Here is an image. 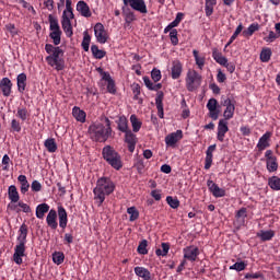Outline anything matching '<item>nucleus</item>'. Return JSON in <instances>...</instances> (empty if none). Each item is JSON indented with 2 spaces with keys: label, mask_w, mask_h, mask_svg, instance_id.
Wrapping results in <instances>:
<instances>
[{
  "label": "nucleus",
  "mask_w": 280,
  "mask_h": 280,
  "mask_svg": "<svg viewBox=\"0 0 280 280\" xmlns=\"http://www.w3.org/2000/svg\"><path fill=\"white\" fill-rule=\"evenodd\" d=\"M91 43H92L91 34L89 33V31H84L83 32V40L81 42V47L83 48V50L85 52H89Z\"/></svg>",
  "instance_id": "obj_36"
},
{
  "label": "nucleus",
  "mask_w": 280,
  "mask_h": 280,
  "mask_svg": "<svg viewBox=\"0 0 280 280\" xmlns=\"http://www.w3.org/2000/svg\"><path fill=\"white\" fill-rule=\"evenodd\" d=\"M272 137V132L271 131H267L265 132L259 141L257 142L256 147L258 149L259 152L265 151L266 149H268V147H270V139Z\"/></svg>",
  "instance_id": "obj_20"
},
{
  "label": "nucleus",
  "mask_w": 280,
  "mask_h": 280,
  "mask_svg": "<svg viewBox=\"0 0 280 280\" xmlns=\"http://www.w3.org/2000/svg\"><path fill=\"white\" fill-rule=\"evenodd\" d=\"M58 220H59V228H61L62 230H66L69 223V217L63 206H58Z\"/></svg>",
  "instance_id": "obj_21"
},
{
  "label": "nucleus",
  "mask_w": 280,
  "mask_h": 280,
  "mask_svg": "<svg viewBox=\"0 0 280 280\" xmlns=\"http://www.w3.org/2000/svg\"><path fill=\"white\" fill-rule=\"evenodd\" d=\"M103 159L106 163L110 164L113 168L116 171H120L124 166V162L121 161V155L119 152L115 151L114 147L110 144H106V147L102 150Z\"/></svg>",
  "instance_id": "obj_6"
},
{
  "label": "nucleus",
  "mask_w": 280,
  "mask_h": 280,
  "mask_svg": "<svg viewBox=\"0 0 280 280\" xmlns=\"http://www.w3.org/2000/svg\"><path fill=\"white\" fill-rule=\"evenodd\" d=\"M72 1L71 0H67L66 1V13L68 14V16H70L71 19H74V13H73V9L71 7Z\"/></svg>",
  "instance_id": "obj_58"
},
{
  "label": "nucleus",
  "mask_w": 280,
  "mask_h": 280,
  "mask_svg": "<svg viewBox=\"0 0 280 280\" xmlns=\"http://www.w3.org/2000/svg\"><path fill=\"white\" fill-rule=\"evenodd\" d=\"M45 50L48 54V56H46V62L48 66L55 67L58 72L65 70V50H62L59 45L54 46V44H46Z\"/></svg>",
  "instance_id": "obj_4"
},
{
  "label": "nucleus",
  "mask_w": 280,
  "mask_h": 280,
  "mask_svg": "<svg viewBox=\"0 0 280 280\" xmlns=\"http://www.w3.org/2000/svg\"><path fill=\"white\" fill-rule=\"evenodd\" d=\"M61 34L62 31L60 30V26H58V30H56L54 33H50L49 36L52 39V43L55 46H58L61 42Z\"/></svg>",
  "instance_id": "obj_46"
},
{
  "label": "nucleus",
  "mask_w": 280,
  "mask_h": 280,
  "mask_svg": "<svg viewBox=\"0 0 280 280\" xmlns=\"http://www.w3.org/2000/svg\"><path fill=\"white\" fill-rule=\"evenodd\" d=\"M223 106L225 107V110L223 112V117H225V120L229 122L230 119H233L235 115V101H232L230 97L223 101Z\"/></svg>",
  "instance_id": "obj_14"
},
{
  "label": "nucleus",
  "mask_w": 280,
  "mask_h": 280,
  "mask_svg": "<svg viewBox=\"0 0 280 280\" xmlns=\"http://www.w3.org/2000/svg\"><path fill=\"white\" fill-rule=\"evenodd\" d=\"M212 58L215 62L220 63V66H224V68H226V57L223 56L222 52H219L218 48H213Z\"/></svg>",
  "instance_id": "obj_35"
},
{
  "label": "nucleus",
  "mask_w": 280,
  "mask_h": 280,
  "mask_svg": "<svg viewBox=\"0 0 280 280\" xmlns=\"http://www.w3.org/2000/svg\"><path fill=\"white\" fill-rule=\"evenodd\" d=\"M116 189L115 182L107 176H102L96 182V186L94 188V200L98 203V206H103L106 200V196H110Z\"/></svg>",
  "instance_id": "obj_3"
},
{
  "label": "nucleus",
  "mask_w": 280,
  "mask_h": 280,
  "mask_svg": "<svg viewBox=\"0 0 280 280\" xmlns=\"http://www.w3.org/2000/svg\"><path fill=\"white\" fill-rule=\"evenodd\" d=\"M257 31H259V24L258 22H253L252 24H249L246 31H243V35L253 36V34L256 33Z\"/></svg>",
  "instance_id": "obj_45"
},
{
  "label": "nucleus",
  "mask_w": 280,
  "mask_h": 280,
  "mask_svg": "<svg viewBox=\"0 0 280 280\" xmlns=\"http://www.w3.org/2000/svg\"><path fill=\"white\" fill-rule=\"evenodd\" d=\"M184 70L183 61L173 60L171 66V77L173 80H178Z\"/></svg>",
  "instance_id": "obj_18"
},
{
  "label": "nucleus",
  "mask_w": 280,
  "mask_h": 280,
  "mask_svg": "<svg viewBox=\"0 0 280 280\" xmlns=\"http://www.w3.org/2000/svg\"><path fill=\"white\" fill-rule=\"evenodd\" d=\"M77 11L81 14V16H84L85 19L92 16L91 7L85 1L77 2Z\"/></svg>",
  "instance_id": "obj_25"
},
{
  "label": "nucleus",
  "mask_w": 280,
  "mask_h": 280,
  "mask_svg": "<svg viewBox=\"0 0 280 280\" xmlns=\"http://www.w3.org/2000/svg\"><path fill=\"white\" fill-rule=\"evenodd\" d=\"M128 119L126 117V115H120L117 119H116V125H117V129L120 132H125V137L127 135L128 131Z\"/></svg>",
  "instance_id": "obj_29"
},
{
  "label": "nucleus",
  "mask_w": 280,
  "mask_h": 280,
  "mask_svg": "<svg viewBox=\"0 0 280 280\" xmlns=\"http://www.w3.org/2000/svg\"><path fill=\"white\" fill-rule=\"evenodd\" d=\"M27 235H28V225L26 223H22L18 234V244L14 247L13 253V261L16 265H22L23 257L26 255V243H27Z\"/></svg>",
  "instance_id": "obj_5"
},
{
  "label": "nucleus",
  "mask_w": 280,
  "mask_h": 280,
  "mask_svg": "<svg viewBox=\"0 0 280 280\" xmlns=\"http://www.w3.org/2000/svg\"><path fill=\"white\" fill-rule=\"evenodd\" d=\"M18 182L20 183V190L22 194H26L30 190V182L27 180V176L25 174H20L18 176Z\"/></svg>",
  "instance_id": "obj_33"
},
{
  "label": "nucleus",
  "mask_w": 280,
  "mask_h": 280,
  "mask_svg": "<svg viewBox=\"0 0 280 280\" xmlns=\"http://www.w3.org/2000/svg\"><path fill=\"white\" fill-rule=\"evenodd\" d=\"M266 168L268 172H277L279 167V162L277 156H275L273 151L268 150L265 152Z\"/></svg>",
  "instance_id": "obj_10"
},
{
  "label": "nucleus",
  "mask_w": 280,
  "mask_h": 280,
  "mask_svg": "<svg viewBox=\"0 0 280 280\" xmlns=\"http://www.w3.org/2000/svg\"><path fill=\"white\" fill-rule=\"evenodd\" d=\"M12 86L13 83L10 78H2V80H0V90L5 97H9V95H11Z\"/></svg>",
  "instance_id": "obj_24"
},
{
  "label": "nucleus",
  "mask_w": 280,
  "mask_h": 280,
  "mask_svg": "<svg viewBox=\"0 0 280 280\" xmlns=\"http://www.w3.org/2000/svg\"><path fill=\"white\" fill-rule=\"evenodd\" d=\"M94 34L97 43L100 44H106L109 38L108 34L105 31L103 22H96L94 26Z\"/></svg>",
  "instance_id": "obj_9"
},
{
  "label": "nucleus",
  "mask_w": 280,
  "mask_h": 280,
  "mask_svg": "<svg viewBox=\"0 0 280 280\" xmlns=\"http://www.w3.org/2000/svg\"><path fill=\"white\" fill-rule=\"evenodd\" d=\"M65 253H62L61 250H56L55 253H52V261L56 265H61L65 261Z\"/></svg>",
  "instance_id": "obj_47"
},
{
  "label": "nucleus",
  "mask_w": 280,
  "mask_h": 280,
  "mask_svg": "<svg viewBox=\"0 0 280 280\" xmlns=\"http://www.w3.org/2000/svg\"><path fill=\"white\" fill-rule=\"evenodd\" d=\"M151 78L154 82H160L161 78H162V73L161 70H158L156 68H154L151 72Z\"/></svg>",
  "instance_id": "obj_59"
},
{
  "label": "nucleus",
  "mask_w": 280,
  "mask_h": 280,
  "mask_svg": "<svg viewBox=\"0 0 280 280\" xmlns=\"http://www.w3.org/2000/svg\"><path fill=\"white\" fill-rule=\"evenodd\" d=\"M91 52L94 56V58H96V60H102L106 56V51L105 50H101L98 48L97 44H92Z\"/></svg>",
  "instance_id": "obj_38"
},
{
  "label": "nucleus",
  "mask_w": 280,
  "mask_h": 280,
  "mask_svg": "<svg viewBox=\"0 0 280 280\" xmlns=\"http://www.w3.org/2000/svg\"><path fill=\"white\" fill-rule=\"evenodd\" d=\"M236 218H237V219L243 218V220H246V218H247V208H241V209L236 212Z\"/></svg>",
  "instance_id": "obj_64"
},
{
  "label": "nucleus",
  "mask_w": 280,
  "mask_h": 280,
  "mask_svg": "<svg viewBox=\"0 0 280 280\" xmlns=\"http://www.w3.org/2000/svg\"><path fill=\"white\" fill-rule=\"evenodd\" d=\"M127 213H129V222H136L139 219V210H137L136 206L128 208Z\"/></svg>",
  "instance_id": "obj_48"
},
{
  "label": "nucleus",
  "mask_w": 280,
  "mask_h": 280,
  "mask_svg": "<svg viewBox=\"0 0 280 280\" xmlns=\"http://www.w3.org/2000/svg\"><path fill=\"white\" fill-rule=\"evenodd\" d=\"M268 184H269V187L271 188V190H276V191L280 190V178H279V176H271L268 179Z\"/></svg>",
  "instance_id": "obj_42"
},
{
  "label": "nucleus",
  "mask_w": 280,
  "mask_h": 280,
  "mask_svg": "<svg viewBox=\"0 0 280 280\" xmlns=\"http://www.w3.org/2000/svg\"><path fill=\"white\" fill-rule=\"evenodd\" d=\"M184 253V258L187 259V261H197L199 255H200V249L196 245H189L188 247H185L183 249Z\"/></svg>",
  "instance_id": "obj_13"
},
{
  "label": "nucleus",
  "mask_w": 280,
  "mask_h": 280,
  "mask_svg": "<svg viewBox=\"0 0 280 280\" xmlns=\"http://www.w3.org/2000/svg\"><path fill=\"white\" fill-rule=\"evenodd\" d=\"M44 145L48 152L58 151V144L56 142V139H46V141L44 142Z\"/></svg>",
  "instance_id": "obj_43"
},
{
  "label": "nucleus",
  "mask_w": 280,
  "mask_h": 280,
  "mask_svg": "<svg viewBox=\"0 0 280 280\" xmlns=\"http://www.w3.org/2000/svg\"><path fill=\"white\" fill-rule=\"evenodd\" d=\"M133 100H139V95H141V85L139 83H132L131 85Z\"/></svg>",
  "instance_id": "obj_57"
},
{
  "label": "nucleus",
  "mask_w": 280,
  "mask_h": 280,
  "mask_svg": "<svg viewBox=\"0 0 280 280\" xmlns=\"http://www.w3.org/2000/svg\"><path fill=\"white\" fill-rule=\"evenodd\" d=\"M11 159L9 154H4L2 158L3 171H10Z\"/></svg>",
  "instance_id": "obj_61"
},
{
  "label": "nucleus",
  "mask_w": 280,
  "mask_h": 280,
  "mask_svg": "<svg viewBox=\"0 0 280 280\" xmlns=\"http://www.w3.org/2000/svg\"><path fill=\"white\" fill-rule=\"evenodd\" d=\"M245 279H264L262 272H246Z\"/></svg>",
  "instance_id": "obj_60"
},
{
  "label": "nucleus",
  "mask_w": 280,
  "mask_h": 280,
  "mask_svg": "<svg viewBox=\"0 0 280 280\" xmlns=\"http://www.w3.org/2000/svg\"><path fill=\"white\" fill-rule=\"evenodd\" d=\"M105 122L106 125H104L103 122H94L93 125H90L89 132L92 141H95L96 143H106L109 137H112V120L106 117Z\"/></svg>",
  "instance_id": "obj_1"
},
{
  "label": "nucleus",
  "mask_w": 280,
  "mask_h": 280,
  "mask_svg": "<svg viewBox=\"0 0 280 280\" xmlns=\"http://www.w3.org/2000/svg\"><path fill=\"white\" fill-rule=\"evenodd\" d=\"M135 273L142 280H154L152 277V272L145 267H135Z\"/></svg>",
  "instance_id": "obj_28"
},
{
  "label": "nucleus",
  "mask_w": 280,
  "mask_h": 280,
  "mask_svg": "<svg viewBox=\"0 0 280 280\" xmlns=\"http://www.w3.org/2000/svg\"><path fill=\"white\" fill-rule=\"evenodd\" d=\"M46 223L50 230H58V211L56 210H48L47 217H46Z\"/></svg>",
  "instance_id": "obj_19"
},
{
  "label": "nucleus",
  "mask_w": 280,
  "mask_h": 280,
  "mask_svg": "<svg viewBox=\"0 0 280 280\" xmlns=\"http://www.w3.org/2000/svg\"><path fill=\"white\" fill-rule=\"evenodd\" d=\"M130 121L132 125V132H139L142 128V120L139 119V117L136 114H132L130 117Z\"/></svg>",
  "instance_id": "obj_37"
},
{
  "label": "nucleus",
  "mask_w": 280,
  "mask_h": 280,
  "mask_svg": "<svg viewBox=\"0 0 280 280\" xmlns=\"http://www.w3.org/2000/svg\"><path fill=\"white\" fill-rule=\"evenodd\" d=\"M195 62L197 63L199 70H203L206 63V57L200 56L198 50H192Z\"/></svg>",
  "instance_id": "obj_39"
},
{
  "label": "nucleus",
  "mask_w": 280,
  "mask_h": 280,
  "mask_svg": "<svg viewBox=\"0 0 280 280\" xmlns=\"http://www.w3.org/2000/svg\"><path fill=\"white\" fill-rule=\"evenodd\" d=\"M72 116L77 121L85 122L86 121V112L80 109V107L74 106L72 109Z\"/></svg>",
  "instance_id": "obj_34"
},
{
  "label": "nucleus",
  "mask_w": 280,
  "mask_h": 280,
  "mask_svg": "<svg viewBox=\"0 0 280 280\" xmlns=\"http://www.w3.org/2000/svg\"><path fill=\"white\" fill-rule=\"evenodd\" d=\"M125 143H127L129 152L136 151V147L138 143V137L136 133H133V131H131V129L129 127V121L127 124V132L125 135Z\"/></svg>",
  "instance_id": "obj_11"
},
{
  "label": "nucleus",
  "mask_w": 280,
  "mask_h": 280,
  "mask_svg": "<svg viewBox=\"0 0 280 280\" xmlns=\"http://www.w3.org/2000/svg\"><path fill=\"white\" fill-rule=\"evenodd\" d=\"M205 12L207 16H211V14H213L214 12L213 7L209 3L208 0H206V3H205Z\"/></svg>",
  "instance_id": "obj_63"
},
{
  "label": "nucleus",
  "mask_w": 280,
  "mask_h": 280,
  "mask_svg": "<svg viewBox=\"0 0 280 280\" xmlns=\"http://www.w3.org/2000/svg\"><path fill=\"white\" fill-rule=\"evenodd\" d=\"M166 202L168 203V206H171V208H173V210H177V208H179L180 206V201L178 200V198H174L173 196H167Z\"/></svg>",
  "instance_id": "obj_50"
},
{
  "label": "nucleus",
  "mask_w": 280,
  "mask_h": 280,
  "mask_svg": "<svg viewBox=\"0 0 280 280\" xmlns=\"http://www.w3.org/2000/svg\"><path fill=\"white\" fill-rule=\"evenodd\" d=\"M170 38L173 46H177V44L179 43L177 28L170 31Z\"/></svg>",
  "instance_id": "obj_54"
},
{
  "label": "nucleus",
  "mask_w": 280,
  "mask_h": 280,
  "mask_svg": "<svg viewBox=\"0 0 280 280\" xmlns=\"http://www.w3.org/2000/svg\"><path fill=\"white\" fill-rule=\"evenodd\" d=\"M16 83H18V92L24 93L27 85V75L25 72L18 74Z\"/></svg>",
  "instance_id": "obj_30"
},
{
  "label": "nucleus",
  "mask_w": 280,
  "mask_h": 280,
  "mask_svg": "<svg viewBox=\"0 0 280 280\" xmlns=\"http://www.w3.org/2000/svg\"><path fill=\"white\" fill-rule=\"evenodd\" d=\"M162 249H156L155 255L158 257H166L167 253H170L171 249V243H162L161 244Z\"/></svg>",
  "instance_id": "obj_41"
},
{
  "label": "nucleus",
  "mask_w": 280,
  "mask_h": 280,
  "mask_svg": "<svg viewBox=\"0 0 280 280\" xmlns=\"http://www.w3.org/2000/svg\"><path fill=\"white\" fill-rule=\"evenodd\" d=\"M50 210V206H49V203H46V202H44V203H38L37 206H36V218L38 219V220H44V218H45V213H48V211Z\"/></svg>",
  "instance_id": "obj_32"
},
{
  "label": "nucleus",
  "mask_w": 280,
  "mask_h": 280,
  "mask_svg": "<svg viewBox=\"0 0 280 280\" xmlns=\"http://www.w3.org/2000/svg\"><path fill=\"white\" fill-rule=\"evenodd\" d=\"M217 149V144H210L206 151L205 170L209 171L213 164V152Z\"/></svg>",
  "instance_id": "obj_23"
},
{
  "label": "nucleus",
  "mask_w": 280,
  "mask_h": 280,
  "mask_svg": "<svg viewBox=\"0 0 280 280\" xmlns=\"http://www.w3.org/2000/svg\"><path fill=\"white\" fill-rule=\"evenodd\" d=\"M137 252H138L140 255H148L149 249H148V241H147V240L140 241V243H139V245H138Z\"/></svg>",
  "instance_id": "obj_49"
},
{
  "label": "nucleus",
  "mask_w": 280,
  "mask_h": 280,
  "mask_svg": "<svg viewBox=\"0 0 280 280\" xmlns=\"http://www.w3.org/2000/svg\"><path fill=\"white\" fill-rule=\"evenodd\" d=\"M133 166L139 172V174H143L144 168H145L143 159H137Z\"/></svg>",
  "instance_id": "obj_53"
},
{
  "label": "nucleus",
  "mask_w": 280,
  "mask_h": 280,
  "mask_svg": "<svg viewBox=\"0 0 280 280\" xmlns=\"http://www.w3.org/2000/svg\"><path fill=\"white\" fill-rule=\"evenodd\" d=\"M8 197H9V200H11V202H13V203L20 202L21 196H20L19 190L15 185L9 186Z\"/></svg>",
  "instance_id": "obj_31"
},
{
  "label": "nucleus",
  "mask_w": 280,
  "mask_h": 280,
  "mask_svg": "<svg viewBox=\"0 0 280 280\" xmlns=\"http://www.w3.org/2000/svg\"><path fill=\"white\" fill-rule=\"evenodd\" d=\"M272 58V50L271 48H262L260 52V61L261 62H270Z\"/></svg>",
  "instance_id": "obj_40"
},
{
  "label": "nucleus",
  "mask_w": 280,
  "mask_h": 280,
  "mask_svg": "<svg viewBox=\"0 0 280 280\" xmlns=\"http://www.w3.org/2000/svg\"><path fill=\"white\" fill-rule=\"evenodd\" d=\"M96 71L101 73L102 80L107 82V92L115 95L117 93L116 82L112 78L109 72H104L103 68H96Z\"/></svg>",
  "instance_id": "obj_8"
},
{
  "label": "nucleus",
  "mask_w": 280,
  "mask_h": 280,
  "mask_svg": "<svg viewBox=\"0 0 280 280\" xmlns=\"http://www.w3.org/2000/svg\"><path fill=\"white\" fill-rule=\"evenodd\" d=\"M30 112L27 109V107H18V113H16V117H19V119H21V121H26L30 117Z\"/></svg>",
  "instance_id": "obj_44"
},
{
  "label": "nucleus",
  "mask_w": 280,
  "mask_h": 280,
  "mask_svg": "<svg viewBox=\"0 0 280 280\" xmlns=\"http://www.w3.org/2000/svg\"><path fill=\"white\" fill-rule=\"evenodd\" d=\"M122 14L125 16V26H130L133 21H137L136 13L133 11H138L141 14H148V7L145 4V0H122ZM126 7H131L133 11L130 9H126Z\"/></svg>",
  "instance_id": "obj_2"
},
{
  "label": "nucleus",
  "mask_w": 280,
  "mask_h": 280,
  "mask_svg": "<svg viewBox=\"0 0 280 280\" xmlns=\"http://www.w3.org/2000/svg\"><path fill=\"white\" fill-rule=\"evenodd\" d=\"M61 26L67 36L71 38V36H73V27L71 24V16H69L67 12L62 13Z\"/></svg>",
  "instance_id": "obj_17"
},
{
  "label": "nucleus",
  "mask_w": 280,
  "mask_h": 280,
  "mask_svg": "<svg viewBox=\"0 0 280 280\" xmlns=\"http://www.w3.org/2000/svg\"><path fill=\"white\" fill-rule=\"evenodd\" d=\"M276 235L273 230H260L256 233V236L260 238V242H271Z\"/></svg>",
  "instance_id": "obj_27"
},
{
  "label": "nucleus",
  "mask_w": 280,
  "mask_h": 280,
  "mask_svg": "<svg viewBox=\"0 0 280 280\" xmlns=\"http://www.w3.org/2000/svg\"><path fill=\"white\" fill-rule=\"evenodd\" d=\"M246 267H247L246 262H244V260H240L237 262H234V265H231L230 269L241 271V270H245Z\"/></svg>",
  "instance_id": "obj_55"
},
{
  "label": "nucleus",
  "mask_w": 280,
  "mask_h": 280,
  "mask_svg": "<svg viewBox=\"0 0 280 280\" xmlns=\"http://www.w3.org/2000/svg\"><path fill=\"white\" fill-rule=\"evenodd\" d=\"M202 83L201 73L197 72V70H188L186 73V88L188 92H196L199 90Z\"/></svg>",
  "instance_id": "obj_7"
},
{
  "label": "nucleus",
  "mask_w": 280,
  "mask_h": 280,
  "mask_svg": "<svg viewBox=\"0 0 280 280\" xmlns=\"http://www.w3.org/2000/svg\"><path fill=\"white\" fill-rule=\"evenodd\" d=\"M230 131L229 121H226V117H223V119L219 120L218 125V132H217V139L223 143L225 139L226 132Z\"/></svg>",
  "instance_id": "obj_16"
},
{
  "label": "nucleus",
  "mask_w": 280,
  "mask_h": 280,
  "mask_svg": "<svg viewBox=\"0 0 280 280\" xmlns=\"http://www.w3.org/2000/svg\"><path fill=\"white\" fill-rule=\"evenodd\" d=\"M218 105H219V101L215 100L214 97H211L208 103H207V107L209 109V117L213 120V121H218L219 119V115H220V109H218Z\"/></svg>",
  "instance_id": "obj_15"
},
{
  "label": "nucleus",
  "mask_w": 280,
  "mask_h": 280,
  "mask_svg": "<svg viewBox=\"0 0 280 280\" xmlns=\"http://www.w3.org/2000/svg\"><path fill=\"white\" fill-rule=\"evenodd\" d=\"M58 220H59V228H61L62 230H66L69 223V217L63 206H58Z\"/></svg>",
  "instance_id": "obj_22"
},
{
  "label": "nucleus",
  "mask_w": 280,
  "mask_h": 280,
  "mask_svg": "<svg viewBox=\"0 0 280 280\" xmlns=\"http://www.w3.org/2000/svg\"><path fill=\"white\" fill-rule=\"evenodd\" d=\"M183 137H184V135L180 129H178L175 132H170L165 137L166 147H172V149H175L176 144L179 143V141H182Z\"/></svg>",
  "instance_id": "obj_12"
},
{
  "label": "nucleus",
  "mask_w": 280,
  "mask_h": 280,
  "mask_svg": "<svg viewBox=\"0 0 280 280\" xmlns=\"http://www.w3.org/2000/svg\"><path fill=\"white\" fill-rule=\"evenodd\" d=\"M226 191L223 188H220L219 184L214 183L213 196L214 198H224Z\"/></svg>",
  "instance_id": "obj_52"
},
{
  "label": "nucleus",
  "mask_w": 280,
  "mask_h": 280,
  "mask_svg": "<svg viewBox=\"0 0 280 280\" xmlns=\"http://www.w3.org/2000/svg\"><path fill=\"white\" fill-rule=\"evenodd\" d=\"M48 21L50 24L49 28H50L51 33H55L56 31H58V27L60 26L58 19H54V16H51V14H49Z\"/></svg>",
  "instance_id": "obj_51"
},
{
  "label": "nucleus",
  "mask_w": 280,
  "mask_h": 280,
  "mask_svg": "<svg viewBox=\"0 0 280 280\" xmlns=\"http://www.w3.org/2000/svg\"><path fill=\"white\" fill-rule=\"evenodd\" d=\"M11 131L12 132H21L22 131V125H21L20 120H18V119L11 120Z\"/></svg>",
  "instance_id": "obj_56"
},
{
  "label": "nucleus",
  "mask_w": 280,
  "mask_h": 280,
  "mask_svg": "<svg viewBox=\"0 0 280 280\" xmlns=\"http://www.w3.org/2000/svg\"><path fill=\"white\" fill-rule=\"evenodd\" d=\"M164 92H158L155 97V105L158 115L161 119H164Z\"/></svg>",
  "instance_id": "obj_26"
},
{
  "label": "nucleus",
  "mask_w": 280,
  "mask_h": 280,
  "mask_svg": "<svg viewBox=\"0 0 280 280\" xmlns=\"http://www.w3.org/2000/svg\"><path fill=\"white\" fill-rule=\"evenodd\" d=\"M31 190H33V191H40V190H43V186H42L40 182L33 180L32 184H31Z\"/></svg>",
  "instance_id": "obj_62"
}]
</instances>
